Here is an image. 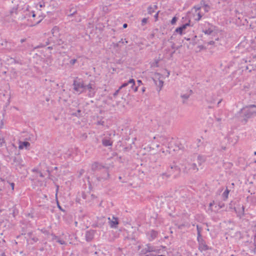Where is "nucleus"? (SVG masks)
<instances>
[{
    "mask_svg": "<svg viewBox=\"0 0 256 256\" xmlns=\"http://www.w3.org/2000/svg\"><path fill=\"white\" fill-rule=\"evenodd\" d=\"M39 174H40V177H42V178L44 177V174H42V172H39Z\"/></svg>",
    "mask_w": 256,
    "mask_h": 256,
    "instance_id": "obj_53",
    "label": "nucleus"
},
{
    "mask_svg": "<svg viewBox=\"0 0 256 256\" xmlns=\"http://www.w3.org/2000/svg\"><path fill=\"white\" fill-rule=\"evenodd\" d=\"M102 144L104 146H112V142L109 139L104 138L102 140Z\"/></svg>",
    "mask_w": 256,
    "mask_h": 256,
    "instance_id": "obj_17",
    "label": "nucleus"
},
{
    "mask_svg": "<svg viewBox=\"0 0 256 256\" xmlns=\"http://www.w3.org/2000/svg\"><path fill=\"white\" fill-rule=\"evenodd\" d=\"M74 90L80 93L84 92V83L77 80H74Z\"/></svg>",
    "mask_w": 256,
    "mask_h": 256,
    "instance_id": "obj_7",
    "label": "nucleus"
},
{
    "mask_svg": "<svg viewBox=\"0 0 256 256\" xmlns=\"http://www.w3.org/2000/svg\"><path fill=\"white\" fill-rule=\"evenodd\" d=\"M120 90H119V88L116 90L113 94V96L114 97H116L118 94L119 92V91H120Z\"/></svg>",
    "mask_w": 256,
    "mask_h": 256,
    "instance_id": "obj_41",
    "label": "nucleus"
},
{
    "mask_svg": "<svg viewBox=\"0 0 256 256\" xmlns=\"http://www.w3.org/2000/svg\"><path fill=\"white\" fill-rule=\"evenodd\" d=\"M104 122L99 121L98 122V124L104 125Z\"/></svg>",
    "mask_w": 256,
    "mask_h": 256,
    "instance_id": "obj_46",
    "label": "nucleus"
},
{
    "mask_svg": "<svg viewBox=\"0 0 256 256\" xmlns=\"http://www.w3.org/2000/svg\"><path fill=\"white\" fill-rule=\"evenodd\" d=\"M214 28H210L207 30H203L202 32H204L206 34L210 35L214 32Z\"/></svg>",
    "mask_w": 256,
    "mask_h": 256,
    "instance_id": "obj_24",
    "label": "nucleus"
},
{
    "mask_svg": "<svg viewBox=\"0 0 256 256\" xmlns=\"http://www.w3.org/2000/svg\"><path fill=\"white\" fill-rule=\"evenodd\" d=\"M194 8L195 9V10L196 12L198 11V10H200L202 8L200 7V4L199 5H198V6H195L194 7Z\"/></svg>",
    "mask_w": 256,
    "mask_h": 256,
    "instance_id": "obj_36",
    "label": "nucleus"
},
{
    "mask_svg": "<svg viewBox=\"0 0 256 256\" xmlns=\"http://www.w3.org/2000/svg\"><path fill=\"white\" fill-rule=\"evenodd\" d=\"M158 8V6L156 5H154V6H150L148 8V14H152L153 12H154L155 10Z\"/></svg>",
    "mask_w": 256,
    "mask_h": 256,
    "instance_id": "obj_19",
    "label": "nucleus"
},
{
    "mask_svg": "<svg viewBox=\"0 0 256 256\" xmlns=\"http://www.w3.org/2000/svg\"><path fill=\"white\" fill-rule=\"evenodd\" d=\"M32 233L31 232H30L28 234V236L30 237L31 235H32Z\"/></svg>",
    "mask_w": 256,
    "mask_h": 256,
    "instance_id": "obj_58",
    "label": "nucleus"
},
{
    "mask_svg": "<svg viewBox=\"0 0 256 256\" xmlns=\"http://www.w3.org/2000/svg\"><path fill=\"white\" fill-rule=\"evenodd\" d=\"M104 169V172L105 175L101 176H98V174L96 176V178L98 182L104 181L107 180L110 178V174L108 168L100 164L95 162L92 165V170L94 172L100 171Z\"/></svg>",
    "mask_w": 256,
    "mask_h": 256,
    "instance_id": "obj_1",
    "label": "nucleus"
},
{
    "mask_svg": "<svg viewBox=\"0 0 256 256\" xmlns=\"http://www.w3.org/2000/svg\"><path fill=\"white\" fill-rule=\"evenodd\" d=\"M158 12H157L155 15H154V18H157L158 17Z\"/></svg>",
    "mask_w": 256,
    "mask_h": 256,
    "instance_id": "obj_55",
    "label": "nucleus"
},
{
    "mask_svg": "<svg viewBox=\"0 0 256 256\" xmlns=\"http://www.w3.org/2000/svg\"><path fill=\"white\" fill-rule=\"evenodd\" d=\"M92 88V85L91 84H88V85H84V90H86V89H88L90 90V92L91 91V90Z\"/></svg>",
    "mask_w": 256,
    "mask_h": 256,
    "instance_id": "obj_31",
    "label": "nucleus"
},
{
    "mask_svg": "<svg viewBox=\"0 0 256 256\" xmlns=\"http://www.w3.org/2000/svg\"><path fill=\"white\" fill-rule=\"evenodd\" d=\"M66 15L69 18L74 16V19H72V20H74L76 22L80 21V16L79 15L78 16L77 10L76 8L72 7L67 10L66 12Z\"/></svg>",
    "mask_w": 256,
    "mask_h": 256,
    "instance_id": "obj_5",
    "label": "nucleus"
},
{
    "mask_svg": "<svg viewBox=\"0 0 256 256\" xmlns=\"http://www.w3.org/2000/svg\"><path fill=\"white\" fill-rule=\"evenodd\" d=\"M198 18H196V21H199L202 18L204 14H201V12H199L198 13Z\"/></svg>",
    "mask_w": 256,
    "mask_h": 256,
    "instance_id": "obj_32",
    "label": "nucleus"
},
{
    "mask_svg": "<svg viewBox=\"0 0 256 256\" xmlns=\"http://www.w3.org/2000/svg\"><path fill=\"white\" fill-rule=\"evenodd\" d=\"M18 14V11L17 8H13L10 11V14L12 16L16 18L15 16H14V14Z\"/></svg>",
    "mask_w": 256,
    "mask_h": 256,
    "instance_id": "obj_26",
    "label": "nucleus"
},
{
    "mask_svg": "<svg viewBox=\"0 0 256 256\" xmlns=\"http://www.w3.org/2000/svg\"><path fill=\"white\" fill-rule=\"evenodd\" d=\"M177 20H178L177 18L176 17V16H174L172 18V20L170 22L171 24H174L176 23V22L177 21Z\"/></svg>",
    "mask_w": 256,
    "mask_h": 256,
    "instance_id": "obj_33",
    "label": "nucleus"
},
{
    "mask_svg": "<svg viewBox=\"0 0 256 256\" xmlns=\"http://www.w3.org/2000/svg\"><path fill=\"white\" fill-rule=\"evenodd\" d=\"M244 206H242V211L240 212H239L238 214V217H240V218H241L242 216H243L244 214Z\"/></svg>",
    "mask_w": 256,
    "mask_h": 256,
    "instance_id": "obj_28",
    "label": "nucleus"
},
{
    "mask_svg": "<svg viewBox=\"0 0 256 256\" xmlns=\"http://www.w3.org/2000/svg\"><path fill=\"white\" fill-rule=\"evenodd\" d=\"M222 100H220L219 102H218V105L222 102Z\"/></svg>",
    "mask_w": 256,
    "mask_h": 256,
    "instance_id": "obj_63",
    "label": "nucleus"
},
{
    "mask_svg": "<svg viewBox=\"0 0 256 256\" xmlns=\"http://www.w3.org/2000/svg\"><path fill=\"white\" fill-rule=\"evenodd\" d=\"M172 170L176 172H180V168L176 164L170 166V168L168 169V172L169 173H171Z\"/></svg>",
    "mask_w": 256,
    "mask_h": 256,
    "instance_id": "obj_18",
    "label": "nucleus"
},
{
    "mask_svg": "<svg viewBox=\"0 0 256 256\" xmlns=\"http://www.w3.org/2000/svg\"><path fill=\"white\" fill-rule=\"evenodd\" d=\"M88 95H89V96H90V97H92V96H93V95H94V94H92L91 92H90V93L89 94H88Z\"/></svg>",
    "mask_w": 256,
    "mask_h": 256,
    "instance_id": "obj_61",
    "label": "nucleus"
},
{
    "mask_svg": "<svg viewBox=\"0 0 256 256\" xmlns=\"http://www.w3.org/2000/svg\"><path fill=\"white\" fill-rule=\"evenodd\" d=\"M142 252L144 254L150 252H156L158 253L160 252V250H157L155 246H152L150 244H148L146 246L145 248L142 249Z\"/></svg>",
    "mask_w": 256,
    "mask_h": 256,
    "instance_id": "obj_9",
    "label": "nucleus"
},
{
    "mask_svg": "<svg viewBox=\"0 0 256 256\" xmlns=\"http://www.w3.org/2000/svg\"><path fill=\"white\" fill-rule=\"evenodd\" d=\"M104 175H105V174H104V169H102V174H98V176H104Z\"/></svg>",
    "mask_w": 256,
    "mask_h": 256,
    "instance_id": "obj_45",
    "label": "nucleus"
},
{
    "mask_svg": "<svg viewBox=\"0 0 256 256\" xmlns=\"http://www.w3.org/2000/svg\"><path fill=\"white\" fill-rule=\"evenodd\" d=\"M9 148L10 149V150L12 152V151H16V147L13 144H11L10 146L6 148V149H7L8 150Z\"/></svg>",
    "mask_w": 256,
    "mask_h": 256,
    "instance_id": "obj_30",
    "label": "nucleus"
},
{
    "mask_svg": "<svg viewBox=\"0 0 256 256\" xmlns=\"http://www.w3.org/2000/svg\"><path fill=\"white\" fill-rule=\"evenodd\" d=\"M186 168L194 172H197L198 170V166L196 163L188 164Z\"/></svg>",
    "mask_w": 256,
    "mask_h": 256,
    "instance_id": "obj_15",
    "label": "nucleus"
},
{
    "mask_svg": "<svg viewBox=\"0 0 256 256\" xmlns=\"http://www.w3.org/2000/svg\"><path fill=\"white\" fill-rule=\"evenodd\" d=\"M30 146V144L28 142H20L18 148L20 149H22L24 147L27 148Z\"/></svg>",
    "mask_w": 256,
    "mask_h": 256,
    "instance_id": "obj_20",
    "label": "nucleus"
},
{
    "mask_svg": "<svg viewBox=\"0 0 256 256\" xmlns=\"http://www.w3.org/2000/svg\"><path fill=\"white\" fill-rule=\"evenodd\" d=\"M127 26H128V24H123V28H127Z\"/></svg>",
    "mask_w": 256,
    "mask_h": 256,
    "instance_id": "obj_52",
    "label": "nucleus"
},
{
    "mask_svg": "<svg viewBox=\"0 0 256 256\" xmlns=\"http://www.w3.org/2000/svg\"><path fill=\"white\" fill-rule=\"evenodd\" d=\"M197 161L198 162V166H200L204 162L205 158L203 156L199 155L198 156Z\"/></svg>",
    "mask_w": 256,
    "mask_h": 256,
    "instance_id": "obj_23",
    "label": "nucleus"
},
{
    "mask_svg": "<svg viewBox=\"0 0 256 256\" xmlns=\"http://www.w3.org/2000/svg\"><path fill=\"white\" fill-rule=\"evenodd\" d=\"M214 202L213 201L212 202H210V204H209V206L210 207H211L212 206H213L214 204Z\"/></svg>",
    "mask_w": 256,
    "mask_h": 256,
    "instance_id": "obj_50",
    "label": "nucleus"
},
{
    "mask_svg": "<svg viewBox=\"0 0 256 256\" xmlns=\"http://www.w3.org/2000/svg\"><path fill=\"white\" fill-rule=\"evenodd\" d=\"M108 220L109 224L112 228H117V226L118 224V221L117 218L112 216V218L109 217Z\"/></svg>",
    "mask_w": 256,
    "mask_h": 256,
    "instance_id": "obj_11",
    "label": "nucleus"
},
{
    "mask_svg": "<svg viewBox=\"0 0 256 256\" xmlns=\"http://www.w3.org/2000/svg\"><path fill=\"white\" fill-rule=\"evenodd\" d=\"M190 26V23H186L184 24H182V26L178 27V28H177L176 30H175V32H177V33H178L180 34H182V32L183 30H184L186 29V28H187V26Z\"/></svg>",
    "mask_w": 256,
    "mask_h": 256,
    "instance_id": "obj_13",
    "label": "nucleus"
},
{
    "mask_svg": "<svg viewBox=\"0 0 256 256\" xmlns=\"http://www.w3.org/2000/svg\"><path fill=\"white\" fill-rule=\"evenodd\" d=\"M32 240L34 242H36L38 240V239L36 238V237H33V238H32Z\"/></svg>",
    "mask_w": 256,
    "mask_h": 256,
    "instance_id": "obj_43",
    "label": "nucleus"
},
{
    "mask_svg": "<svg viewBox=\"0 0 256 256\" xmlns=\"http://www.w3.org/2000/svg\"><path fill=\"white\" fill-rule=\"evenodd\" d=\"M216 120L218 122H220L221 120V118H216Z\"/></svg>",
    "mask_w": 256,
    "mask_h": 256,
    "instance_id": "obj_57",
    "label": "nucleus"
},
{
    "mask_svg": "<svg viewBox=\"0 0 256 256\" xmlns=\"http://www.w3.org/2000/svg\"><path fill=\"white\" fill-rule=\"evenodd\" d=\"M229 192L230 190L228 188L223 192L222 196L224 200H226L228 198Z\"/></svg>",
    "mask_w": 256,
    "mask_h": 256,
    "instance_id": "obj_25",
    "label": "nucleus"
},
{
    "mask_svg": "<svg viewBox=\"0 0 256 256\" xmlns=\"http://www.w3.org/2000/svg\"><path fill=\"white\" fill-rule=\"evenodd\" d=\"M146 256H156L152 254H146Z\"/></svg>",
    "mask_w": 256,
    "mask_h": 256,
    "instance_id": "obj_51",
    "label": "nucleus"
},
{
    "mask_svg": "<svg viewBox=\"0 0 256 256\" xmlns=\"http://www.w3.org/2000/svg\"><path fill=\"white\" fill-rule=\"evenodd\" d=\"M198 242V249L201 251H206L210 249L209 246L206 244V242L202 238H197Z\"/></svg>",
    "mask_w": 256,
    "mask_h": 256,
    "instance_id": "obj_8",
    "label": "nucleus"
},
{
    "mask_svg": "<svg viewBox=\"0 0 256 256\" xmlns=\"http://www.w3.org/2000/svg\"><path fill=\"white\" fill-rule=\"evenodd\" d=\"M147 22H148L147 18H142V26L145 25L147 23Z\"/></svg>",
    "mask_w": 256,
    "mask_h": 256,
    "instance_id": "obj_34",
    "label": "nucleus"
},
{
    "mask_svg": "<svg viewBox=\"0 0 256 256\" xmlns=\"http://www.w3.org/2000/svg\"><path fill=\"white\" fill-rule=\"evenodd\" d=\"M32 16L33 18H34V17H35V16H36V14H35L34 13V12H32Z\"/></svg>",
    "mask_w": 256,
    "mask_h": 256,
    "instance_id": "obj_62",
    "label": "nucleus"
},
{
    "mask_svg": "<svg viewBox=\"0 0 256 256\" xmlns=\"http://www.w3.org/2000/svg\"><path fill=\"white\" fill-rule=\"evenodd\" d=\"M119 42L122 43V44H127L128 41L126 39L123 40V39L122 38V39H121L119 41Z\"/></svg>",
    "mask_w": 256,
    "mask_h": 256,
    "instance_id": "obj_40",
    "label": "nucleus"
},
{
    "mask_svg": "<svg viewBox=\"0 0 256 256\" xmlns=\"http://www.w3.org/2000/svg\"><path fill=\"white\" fill-rule=\"evenodd\" d=\"M70 256H78V254L76 252H74L71 253V254H70Z\"/></svg>",
    "mask_w": 256,
    "mask_h": 256,
    "instance_id": "obj_39",
    "label": "nucleus"
},
{
    "mask_svg": "<svg viewBox=\"0 0 256 256\" xmlns=\"http://www.w3.org/2000/svg\"><path fill=\"white\" fill-rule=\"evenodd\" d=\"M12 158V164L16 166V168H21L22 166H24V161L20 154H15L14 156Z\"/></svg>",
    "mask_w": 256,
    "mask_h": 256,
    "instance_id": "obj_6",
    "label": "nucleus"
},
{
    "mask_svg": "<svg viewBox=\"0 0 256 256\" xmlns=\"http://www.w3.org/2000/svg\"><path fill=\"white\" fill-rule=\"evenodd\" d=\"M222 150H226V146H222Z\"/></svg>",
    "mask_w": 256,
    "mask_h": 256,
    "instance_id": "obj_59",
    "label": "nucleus"
},
{
    "mask_svg": "<svg viewBox=\"0 0 256 256\" xmlns=\"http://www.w3.org/2000/svg\"><path fill=\"white\" fill-rule=\"evenodd\" d=\"M52 239L53 240H56V242H58L60 244H65L66 242L62 240H60V238H58L57 236L55 235H52Z\"/></svg>",
    "mask_w": 256,
    "mask_h": 256,
    "instance_id": "obj_21",
    "label": "nucleus"
},
{
    "mask_svg": "<svg viewBox=\"0 0 256 256\" xmlns=\"http://www.w3.org/2000/svg\"><path fill=\"white\" fill-rule=\"evenodd\" d=\"M120 43V42H118V43L114 44V47H118V46H119Z\"/></svg>",
    "mask_w": 256,
    "mask_h": 256,
    "instance_id": "obj_48",
    "label": "nucleus"
},
{
    "mask_svg": "<svg viewBox=\"0 0 256 256\" xmlns=\"http://www.w3.org/2000/svg\"><path fill=\"white\" fill-rule=\"evenodd\" d=\"M248 107H251L252 109V110L256 111V105L255 104H250L248 105Z\"/></svg>",
    "mask_w": 256,
    "mask_h": 256,
    "instance_id": "obj_37",
    "label": "nucleus"
},
{
    "mask_svg": "<svg viewBox=\"0 0 256 256\" xmlns=\"http://www.w3.org/2000/svg\"><path fill=\"white\" fill-rule=\"evenodd\" d=\"M158 235V232L154 230H152L150 232V236L152 237V238L153 240Z\"/></svg>",
    "mask_w": 256,
    "mask_h": 256,
    "instance_id": "obj_29",
    "label": "nucleus"
},
{
    "mask_svg": "<svg viewBox=\"0 0 256 256\" xmlns=\"http://www.w3.org/2000/svg\"><path fill=\"white\" fill-rule=\"evenodd\" d=\"M196 229L198 232V237L197 238H202L201 235V231L202 230V228L200 227L198 225L196 226Z\"/></svg>",
    "mask_w": 256,
    "mask_h": 256,
    "instance_id": "obj_27",
    "label": "nucleus"
},
{
    "mask_svg": "<svg viewBox=\"0 0 256 256\" xmlns=\"http://www.w3.org/2000/svg\"><path fill=\"white\" fill-rule=\"evenodd\" d=\"M10 186H11V187L12 188V190H14V184L13 183V182H12L10 184Z\"/></svg>",
    "mask_w": 256,
    "mask_h": 256,
    "instance_id": "obj_49",
    "label": "nucleus"
},
{
    "mask_svg": "<svg viewBox=\"0 0 256 256\" xmlns=\"http://www.w3.org/2000/svg\"><path fill=\"white\" fill-rule=\"evenodd\" d=\"M84 170L83 169H82L80 171L79 176H80L84 173Z\"/></svg>",
    "mask_w": 256,
    "mask_h": 256,
    "instance_id": "obj_42",
    "label": "nucleus"
},
{
    "mask_svg": "<svg viewBox=\"0 0 256 256\" xmlns=\"http://www.w3.org/2000/svg\"><path fill=\"white\" fill-rule=\"evenodd\" d=\"M200 5L201 8H204L205 12H208L210 11V6L204 0L200 2Z\"/></svg>",
    "mask_w": 256,
    "mask_h": 256,
    "instance_id": "obj_14",
    "label": "nucleus"
},
{
    "mask_svg": "<svg viewBox=\"0 0 256 256\" xmlns=\"http://www.w3.org/2000/svg\"><path fill=\"white\" fill-rule=\"evenodd\" d=\"M240 112L242 114V116L246 122H247L248 119L256 116V111L252 110V108L251 107H248V105L243 107L240 110Z\"/></svg>",
    "mask_w": 256,
    "mask_h": 256,
    "instance_id": "obj_3",
    "label": "nucleus"
},
{
    "mask_svg": "<svg viewBox=\"0 0 256 256\" xmlns=\"http://www.w3.org/2000/svg\"><path fill=\"white\" fill-rule=\"evenodd\" d=\"M135 84L134 80L132 78L130 79L127 82L124 83L120 88L119 90H120L122 88H124L128 85L130 86V88L131 89H133L134 92H136L138 90V87L136 86L134 88Z\"/></svg>",
    "mask_w": 256,
    "mask_h": 256,
    "instance_id": "obj_10",
    "label": "nucleus"
},
{
    "mask_svg": "<svg viewBox=\"0 0 256 256\" xmlns=\"http://www.w3.org/2000/svg\"><path fill=\"white\" fill-rule=\"evenodd\" d=\"M94 230L86 231L85 234L86 240L87 242H90L94 238Z\"/></svg>",
    "mask_w": 256,
    "mask_h": 256,
    "instance_id": "obj_12",
    "label": "nucleus"
},
{
    "mask_svg": "<svg viewBox=\"0 0 256 256\" xmlns=\"http://www.w3.org/2000/svg\"><path fill=\"white\" fill-rule=\"evenodd\" d=\"M253 70H256V64L252 67Z\"/></svg>",
    "mask_w": 256,
    "mask_h": 256,
    "instance_id": "obj_60",
    "label": "nucleus"
},
{
    "mask_svg": "<svg viewBox=\"0 0 256 256\" xmlns=\"http://www.w3.org/2000/svg\"><path fill=\"white\" fill-rule=\"evenodd\" d=\"M174 45H175L173 43L172 46V49H174L175 48Z\"/></svg>",
    "mask_w": 256,
    "mask_h": 256,
    "instance_id": "obj_56",
    "label": "nucleus"
},
{
    "mask_svg": "<svg viewBox=\"0 0 256 256\" xmlns=\"http://www.w3.org/2000/svg\"><path fill=\"white\" fill-rule=\"evenodd\" d=\"M170 174H167L166 173H163L162 174V176H166L167 178H168L170 176Z\"/></svg>",
    "mask_w": 256,
    "mask_h": 256,
    "instance_id": "obj_44",
    "label": "nucleus"
},
{
    "mask_svg": "<svg viewBox=\"0 0 256 256\" xmlns=\"http://www.w3.org/2000/svg\"><path fill=\"white\" fill-rule=\"evenodd\" d=\"M40 231L44 234H48V231L45 230H41Z\"/></svg>",
    "mask_w": 256,
    "mask_h": 256,
    "instance_id": "obj_47",
    "label": "nucleus"
},
{
    "mask_svg": "<svg viewBox=\"0 0 256 256\" xmlns=\"http://www.w3.org/2000/svg\"><path fill=\"white\" fill-rule=\"evenodd\" d=\"M52 36H50L48 41L46 42V45L52 43L54 46H60L64 43V41L58 38L60 35L58 28L56 26L54 27L52 30Z\"/></svg>",
    "mask_w": 256,
    "mask_h": 256,
    "instance_id": "obj_2",
    "label": "nucleus"
},
{
    "mask_svg": "<svg viewBox=\"0 0 256 256\" xmlns=\"http://www.w3.org/2000/svg\"><path fill=\"white\" fill-rule=\"evenodd\" d=\"M26 38L21 39L20 44H18L14 49H10V50L16 52H23L27 50L30 46V44L26 42Z\"/></svg>",
    "mask_w": 256,
    "mask_h": 256,
    "instance_id": "obj_4",
    "label": "nucleus"
},
{
    "mask_svg": "<svg viewBox=\"0 0 256 256\" xmlns=\"http://www.w3.org/2000/svg\"><path fill=\"white\" fill-rule=\"evenodd\" d=\"M214 43V42L212 41V40L208 42V44H210V45L213 44Z\"/></svg>",
    "mask_w": 256,
    "mask_h": 256,
    "instance_id": "obj_54",
    "label": "nucleus"
},
{
    "mask_svg": "<svg viewBox=\"0 0 256 256\" xmlns=\"http://www.w3.org/2000/svg\"><path fill=\"white\" fill-rule=\"evenodd\" d=\"M1 256H6L4 252L2 253Z\"/></svg>",
    "mask_w": 256,
    "mask_h": 256,
    "instance_id": "obj_64",
    "label": "nucleus"
},
{
    "mask_svg": "<svg viewBox=\"0 0 256 256\" xmlns=\"http://www.w3.org/2000/svg\"><path fill=\"white\" fill-rule=\"evenodd\" d=\"M76 59H72L70 61V63L72 65H74L76 62Z\"/></svg>",
    "mask_w": 256,
    "mask_h": 256,
    "instance_id": "obj_38",
    "label": "nucleus"
},
{
    "mask_svg": "<svg viewBox=\"0 0 256 256\" xmlns=\"http://www.w3.org/2000/svg\"><path fill=\"white\" fill-rule=\"evenodd\" d=\"M216 204L218 205L220 208H222L224 206V204L222 202H218Z\"/></svg>",
    "mask_w": 256,
    "mask_h": 256,
    "instance_id": "obj_35",
    "label": "nucleus"
},
{
    "mask_svg": "<svg viewBox=\"0 0 256 256\" xmlns=\"http://www.w3.org/2000/svg\"><path fill=\"white\" fill-rule=\"evenodd\" d=\"M192 94V90H189L188 92L185 94H182L181 95V98H184V99H185V100H188L190 96Z\"/></svg>",
    "mask_w": 256,
    "mask_h": 256,
    "instance_id": "obj_22",
    "label": "nucleus"
},
{
    "mask_svg": "<svg viewBox=\"0 0 256 256\" xmlns=\"http://www.w3.org/2000/svg\"><path fill=\"white\" fill-rule=\"evenodd\" d=\"M106 222V218L104 216H101L98 218V222L96 226L97 227L101 228Z\"/></svg>",
    "mask_w": 256,
    "mask_h": 256,
    "instance_id": "obj_16",
    "label": "nucleus"
}]
</instances>
